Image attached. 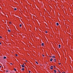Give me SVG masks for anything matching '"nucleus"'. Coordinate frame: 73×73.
Instances as JSON below:
<instances>
[{"label": "nucleus", "instance_id": "obj_28", "mask_svg": "<svg viewBox=\"0 0 73 73\" xmlns=\"http://www.w3.org/2000/svg\"><path fill=\"white\" fill-rule=\"evenodd\" d=\"M27 62V60H26V62Z\"/></svg>", "mask_w": 73, "mask_h": 73}, {"label": "nucleus", "instance_id": "obj_29", "mask_svg": "<svg viewBox=\"0 0 73 73\" xmlns=\"http://www.w3.org/2000/svg\"><path fill=\"white\" fill-rule=\"evenodd\" d=\"M62 73H65V72H64V73L62 72Z\"/></svg>", "mask_w": 73, "mask_h": 73}, {"label": "nucleus", "instance_id": "obj_32", "mask_svg": "<svg viewBox=\"0 0 73 73\" xmlns=\"http://www.w3.org/2000/svg\"><path fill=\"white\" fill-rule=\"evenodd\" d=\"M23 65H24V64H23Z\"/></svg>", "mask_w": 73, "mask_h": 73}, {"label": "nucleus", "instance_id": "obj_6", "mask_svg": "<svg viewBox=\"0 0 73 73\" xmlns=\"http://www.w3.org/2000/svg\"><path fill=\"white\" fill-rule=\"evenodd\" d=\"M58 46H59V48H60V47L61 46V45L59 44V45Z\"/></svg>", "mask_w": 73, "mask_h": 73}, {"label": "nucleus", "instance_id": "obj_4", "mask_svg": "<svg viewBox=\"0 0 73 73\" xmlns=\"http://www.w3.org/2000/svg\"><path fill=\"white\" fill-rule=\"evenodd\" d=\"M52 60H53V59H52V58L50 60V61L51 62L52 61Z\"/></svg>", "mask_w": 73, "mask_h": 73}, {"label": "nucleus", "instance_id": "obj_14", "mask_svg": "<svg viewBox=\"0 0 73 73\" xmlns=\"http://www.w3.org/2000/svg\"><path fill=\"white\" fill-rule=\"evenodd\" d=\"M14 70H15V71H16V69H15V68H14Z\"/></svg>", "mask_w": 73, "mask_h": 73}, {"label": "nucleus", "instance_id": "obj_25", "mask_svg": "<svg viewBox=\"0 0 73 73\" xmlns=\"http://www.w3.org/2000/svg\"><path fill=\"white\" fill-rule=\"evenodd\" d=\"M10 64H11L12 65V63H11Z\"/></svg>", "mask_w": 73, "mask_h": 73}, {"label": "nucleus", "instance_id": "obj_19", "mask_svg": "<svg viewBox=\"0 0 73 73\" xmlns=\"http://www.w3.org/2000/svg\"><path fill=\"white\" fill-rule=\"evenodd\" d=\"M29 73H31V71H29Z\"/></svg>", "mask_w": 73, "mask_h": 73}, {"label": "nucleus", "instance_id": "obj_3", "mask_svg": "<svg viewBox=\"0 0 73 73\" xmlns=\"http://www.w3.org/2000/svg\"><path fill=\"white\" fill-rule=\"evenodd\" d=\"M42 46H44V43H42Z\"/></svg>", "mask_w": 73, "mask_h": 73}, {"label": "nucleus", "instance_id": "obj_23", "mask_svg": "<svg viewBox=\"0 0 73 73\" xmlns=\"http://www.w3.org/2000/svg\"><path fill=\"white\" fill-rule=\"evenodd\" d=\"M42 56L43 57H44V55H42Z\"/></svg>", "mask_w": 73, "mask_h": 73}, {"label": "nucleus", "instance_id": "obj_31", "mask_svg": "<svg viewBox=\"0 0 73 73\" xmlns=\"http://www.w3.org/2000/svg\"><path fill=\"white\" fill-rule=\"evenodd\" d=\"M58 72H60V71H59V70H58Z\"/></svg>", "mask_w": 73, "mask_h": 73}, {"label": "nucleus", "instance_id": "obj_20", "mask_svg": "<svg viewBox=\"0 0 73 73\" xmlns=\"http://www.w3.org/2000/svg\"><path fill=\"white\" fill-rule=\"evenodd\" d=\"M0 38H2V37L0 36Z\"/></svg>", "mask_w": 73, "mask_h": 73}, {"label": "nucleus", "instance_id": "obj_8", "mask_svg": "<svg viewBox=\"0 0 73 73\" xmlns=\"http://www.w3.org/2000/svg\"><path fill=\"white\" fill-rule=\"evenodd\" d=\"M7 58L6 57H5L4 56V57H3V58L4 59H5V58Z\"/></svg>", "mask_w": 73, "mask_h": 73}, {"label": "nucleus", "instance_id": "obj_21", "mask_svg": "<svg viewBox=\"0 0 73 73\" xmlns=\"http://www.w3.org/2000/svg\"><path fill=\"white\" fill-rule=\"evenodd\" d=\"M9 23L10 24H11V22H9Z\"/></svg>", "mask_w": 73, "mask_h": 73}, {"label": "nucleus", "instance_id": "obj_12", "mask_svg": "<svg viewBox=\"0 0 73 73\" xmlns=\"http://www.w3.org/2000/svg\"><path fill=\"white\" fill-rule=\"evenodd\" d=\"M16 10H17V9L16 8H15L14 10L16 11Z\"/></svg>", "mask_w": 73, "mask_h": 73}, {"label": "nucleus", "instance_id": "obj_27", "mask_svg": "<svg viewBox=\"0 0 73 73\" xmlns=\"http://www.w3.org/2000/svg\"><path fill=\"white\" fill-rule=\"evenodd\" d=\"M0 44H1V42H0Z\"/></svg>", "mask_w": 73, "mask_h": 73}, {"label": "nucleus", "instance_id": "obj_15", "mask_svg": "<svg viewBox=\"0 0 73 73\" xmlns=\"http://www.w3.org/2000/svg\"><path fill=\"white\" fill-rule=\"evenodd\" d=\"M15 56H18V55H17V54H16Z\"/></svg>", "mask_w": 73, "mask_h": 73}, {"label": "nucleus", "instance_id": "obj_1", "mask_svg": "<svg viewBox=\"0 0 73 73\" xmlns=\"http://www.w3.org/2000/svg\"><path fill=\"white\" fill-rule=\"evenodd\" d=\"M53 66H51V68H50V69H53Z\"/></svg>", "mask_w": 73, "mask_h": 73}, {"label": "nucleus", "instance_id": "obj_26", "mask_svg": "<svg viewBox=\"0 0 73 73\" xmlns=\"http://www.w3.org/2000/svg\"><path fill=\"white\" fill-rule=\"evenodd\" d=\"M0 68H1V66H0Z\"/></svg>", "mask_w": 73, "mask_h": 73}, {"label": "nucleus", "instance_id": "obj_9", "mask_svg": "<svg viewBox=\"0 0 73 73\" xmlns=\"http://www.w3.org/2000/svg\"><path fill=\"white\" fill-rule=\"evenodd\" d=\"M11 30H8V32H11Z\"/></svg>", "mask_w": 73, "mask_h": 73}, {"label": "nucleus", "instance_id": "obj_13", "mask_svg": "<svg viewBox=\"0 0 73 73\" xmlns=\"http://www.w3.org/2000/svg\"><path fill=\"white\" fill-rule=\"evenodd\" d=\"M55 58V56H52V58Z\"/></svg>", "mask_w": 73, "mask_h": 73}, {"label": "nucleus", "instance_id": "obj_22", "mask_svg": "<svg viewBox=\"0 0 73 73\" xmlns=\"http://www.w3.org/2000/svg\"><path fill=\"white\" fill-rule=\"evenodd\" d=\"M54 60H55L54 62H56V59H54Z\"/></svg>", "mask_w": 73, "mask_h": 73}, {"label": "nucleus", "instance_id": "obj_10", "mask_svg": "<svg viewBox=\"0 0 73 73\" xmlns=\"http://www.w3.org/2000/svg\"><path fill=\"white\" fill-rule=\"evenodd\" d=\"M54 73H56V70H54Z\"/></svg>", "mask_w": 73, "mask_h": 73}, {"label": "nucleus", "instance_id": "obj_7", "mask_svg": "<svg viewBox=\"0 0 73 73\" xmlns=\"http://www.w3.org/2000/svg\"><path fill=\"white\" fill-rule=\"evenodd\" d=\"M21 66H22V67H25L24 66V65H21Z\"/></svg>", "mask_w": 73, "mask_h": 73}, {"label": "nucleus", "instance_id": "obj_2", "mask_svg": "<svg viewBox=\"0 0 73 73\" xmlns=\"http://www.w3.org/2000/svg\"><path fill=\"white\" fill-rule=\"evenodd\" d=\"M56 25L57 26H58V25H59V24L57 23H56Z\"/></svg>", "mask_w": 73, "mask_h": 73}, {"label": "nucleus", "instance_id": "obj_18", "mask_svg": "<svg viewBox=\"0 0 73 73\" xmlns=\"http://www.w3.org/2000/svg\"><path fill=\"white\" fill-rule=\"evenodd\" d=\"M58 64H59V65H60L61 64L60 63H58Z\"/></svg>", "mask_w": 73, "mask_h": 73}, {"label": "nucleus", "instance_id": "obj_5", "mask_svg": "<svg viewBox=\"0 0 73 73\" xmlns=\"http://www.w3.org/2000/svg\"><path fill=\"white\" fill-rule=\"evenodd\" d=\"M22 70H24V68H22Z\"/></svg>", "mask_w": 73, "mask_h": 73}, {"label": "nucleus", "instance_id": "obj_17", "mask_svg": "<svg viewBox=\"0 0 73 73\" xmlns=\"http://www.w3.org/2000/svg\"><path fill=\"white\" fill-rule=\"evenodd\" d=\"M45 32H46V33H48V32L46 31Z\"/></svg>", "mask_w": 73, "mask_h": 73}, {"label": "nucleus", "instance_id": "obj_30", "mask_svg": "<svg viewBox=\"0 0 73 73\" xmlns=\"http://www.w3.org/2000/svg\"><path fill=\"white\" fill-rule=\"evenodd\" d=\"M54 68H56V66H54Z\"/></svg>", "mask_w": 73, "mask_h": 73}, {"label": "nucleus", "instance_id": "obj_16", "mask_svg": "<svg viewBox=\"0 0 73 73\" xmlns=\"http://www.w3.org/2000/svg\"><path fill=\"white\" fill-rule=\"evenodd\" d=\"M36 64H38V63L37 62H36Z\"/></svg>", "mask_w": 73, "mask_h": 73}, {"label": "nucleus", "instance_id": "obj_11", "mask_svg": "<svg viewBox=\"0 0 73 73\" xmlns=\"http://www.w3.org/2000/svg\"><path fill=\"white\" fill-rule=\"evenodd\" d=\"M22 25L21 24L20 25V27H21Z\"/></svg>", "mask_w": 73, "mask_h": 73}, {"label": "nucleus", "instance_id": "obj_24", "mask_svg": "<svg viewBox=\"0 0 73 73\" xmlns=\"http://www.w3.org/2000/svg\"><path fill=\"white\" fill-rule=\"evenodd\" d=\"M6 72H8V71L7 70V71H6Z\"/></svg>", "mask_w": 73, "mask_h": 73}]
</instances>
